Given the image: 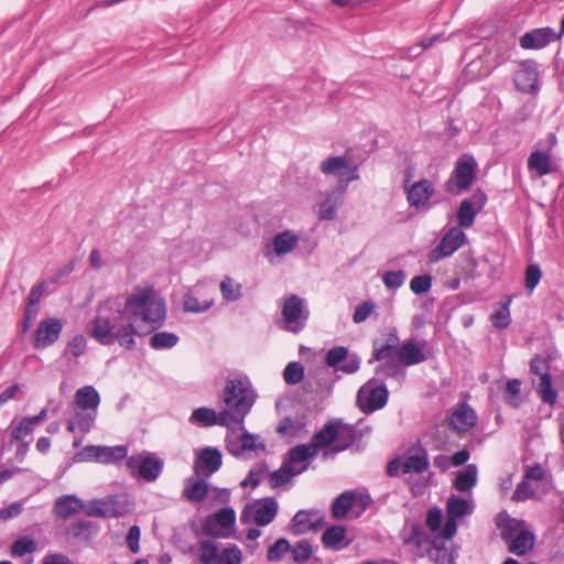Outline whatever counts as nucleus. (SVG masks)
I'll return each mask as SVG.
<instances>
[{
    "mask_svg": "<svg viewBox=\"0 0 564 564\" xmlns=\"http://www.w3.org/2000/svg\"><path fill=\"white\" fill-rule=\"evenodd\" d=\"M165 302L155 295L153 288H138L117 307L108 303L99 306L89 329V336L104 346L118 343L120 347L132 350L134 337L140 334L138 322L159 328L165 321Z\"/></svg>",
    "mask_w": 564,
    "mask_h": 564,
    "instance_id": "nucleus-1",
    "label": "nucleus"
},
{
    "mask_svg": "<svg viewBox=\"0 0 564 564\" xmlns=\"http://www.w3.org/2000/svg\"><path fill=\"white\" fill-rule=\"evenodd\" d=\"M257 397L247 376L238 375L226 380L221 394V401L225 404L223 410L228 413L229 420L234 426H238V430H243L245 419L251 411Z\"/></svg>",
    "mask_w": 564,
    "mask_h": 564,
    "instance_id": "nucleus-2",
    "label": "nucleus"
},
{
    "mask_svg": "<svg viewBox=\"0 0 564 564\" xmlns=\"http://www.w3.org/2000/svg\"><path fill=\"white\" fill-rule=\"evenodd\" d=\"M281 328L292 334L301 333L310 318V308L304 299L296 294L285 295L281 300Z\"/></svg>",
    "mask_w": 564,
    "mask_h": 564,
    "instance_id": "nucleus-3",
    "label": "nucleus"
},
{
    "mask_svg": "<svg viewBox=\"0 0 564 564\" xmlns=\"http://www.w3.org/2000/svg\"><path fill=\"white\" fill-rule=\"evenodd\" d=\"M477 170L478 164L473 155H460L449 178L444 183L445 191L453 195L468 191L476 180Z\"/></svg>",
    "mask_w": 564,
    "mask_h": 564,
    "instance_id": "nucleus-4",
    "label": "nucleus"
},
{
    "mask_svg": "<svg viewBox=\"0 0 564 564\" xmlns=\"http://www.w3.org/2000/svg\"><path fill=\"white\" fill-rule=\"evenodd\" d=\"M389 391L381 378H371L357 392V405L365 414L386 406Z\"/></svg>",
    "mask_w": 564,
    "mask_h": 564,
    "instance_id": "nucleus-5",
    "label": "nucleus"
},
{
    "mask_svg": "<svg viewBox=\"0 0 564 564\" xmlns=\"http://www.w3.org/2000/svg\"><path fill=\"white\" fill-rule=\"evenodd\" d=\"M319 170L324 175L335 176L340 184L339 187L359 180V166L351 163L347 155L329 156L321 162Z\"/></svg>",
    "mask_w": 564,
    "mask_h": 564,
    "instance_id": "nucleus-6",
    "label": "nucleus"
},
{
    "mask_svg": "<svg viewBox=\"0 0 564 564\" xmlns=\"http://www.w3.org/2000/svg\"><path fill=\"white\" fill-rule=\"evenodd\" d=\"M549 361L546 358L536 355L531 359L530 371L531 373L539 377V379H532L533 384L536 387L541 400L549 404L554 405L557 402V392L552 387V377L549 371Z\"/></svg>",
    "mask_w": 564,
    "mask_h": 564,
    "instance_id": "nucleus-7",
    "label": "nucleus"
},
{
    "mask_svg": "<svg viewBox=\"0 0 564 564\" xmlns=\"http://www.w3.org/2000/svg\"><path fill=\"white\" fill-rule=\"evenodd\" d=\"M279 505L272 497H265L248 503L240 516L242 523L253 521L258 527L270 524L276 517Z\"/></svg>",
    "mask_w": 564,
    "mask_h": 564,
    "instance_id": "nucleus-8",
    "label": "nucleus"
},
{
    "mask_svg": "<svg viewBox=\"0 0 564 564\" xmlns=\"http://www.w3.org/2000/svg\"><path fill=\"white\" fill-rule=\"evenodd\" d=\"M126 466L132 474L137 470L142 479L151 482L160 477L164 462L154 453L142 452L127 457Z\"/></svg>",
    "mask_w": 564,
    "mask_h": 564,
    "instance_id": "nucleus-9",
    "label": "nucleus"
},
{
    "mask_svg": "<svg viewBox=\"0 0 564 564\" xmlns=\"http://www.w3.org/2000/svg\"><path fill=\"white\" fill-rule=\"evenodd\" d=\"M473 507L469 502L459 496H451L446 503V519L441 531V536L445 540L452 539L457 532L456 520L470 514Z\"/></svg>",
    "mask_w": 564,
    "mask_h": 564,
    "instance_id": "nucleus-10",
    "label": "nucleus"
},
{
    "mask_svg": "<svg viewBox=\"0 0 564 564\" xmlns=\"http://www.w3.org/2000/svg\"><path fill=\"white\" fill-rule=\"evenodd\" d=\"M466 235L459 227H452L441 239L440 243L431 250L429 258L431 262L451 257L465 242Z\"/></svg>",
    "mask_w": 564,
    "mask_h": 564,
    "instance_id": "nucleus-11",
    "label": "nucleus"
},
{
    "mask_svg": "<svg viewBox=\"0 0 564 564\" xmlns=\"http://www.w3.org/2000/svg\"><path fill=\"white\" fill-rule=\"evenodd\" d=\"M324 524V517L317 510H300L291 519L290 529L293 534L301 535L317 531Z\"/></svg>",
    "mask_w": 564,
    "mask_h": 564,
    "instance_id": "nucleus-12",
    "label": "nucleus"
},
{
    "mask_svg": "<svg viewBox=\"0 0 564 564\" xmlns=\"http://www.w3.org/2000/svg\"><path fill=\"white\" fill-rule=\"evenodd\" d=\"M221 465V452L216 447H205L194 462V471L197 476L209 477L218 471Z\"/></svg>",
    "mask_w": 564,
    "mask_h": 564,
    "instance_id": "nucleus-13",
    "label": "nucleus"
},
{
    "mask_svg": "<svg viewBox=\"0 0 564 564\" xmlns=\"http://www.w3.org/2000/svg\"><path fill=\"white\" fill-rule=\"evenodd\" d=\"M128 454V448L124 445L117 446H86L82 455L86 459L95 460L104 464H112L123 459Z\"/></svg>",
    "mask_w": 564,
    "mask_h": 564,
    "instance_id": "nucleus-14",
    "label": "nucleus"
},
{
    "mask_svg": "<svg viewBox=\"0 0 564 564\" xmlns=\"http://www.w3.org/2000/svg\"><path fill=\"white\" fill-rule=\"evenodd\" d=\"M429 467V454L421 443L417 442L410 446L402 463V473L421 475L425 473Z\"/></svg>",
    "mask_w": 564,
    "mask_h": 564,
    "instance_id": "nucleus-15",
    "label": "nucleus"
},
{
    "mask_svg": "<svg viewBox=\"0 0 564 564\" xmlns=\"http://www.w3.org/2000/svg\"><path fill=\"white\" fill-rule=\"evenodd\" d=\"M427 346L426 340L419 344L415 339L405 340L398 349V361L401 366L410 367L419 365L427 359V352L424 348Z\"/></svg>",
    "mask_w": 564,
    "mask_h": 564,
    "instance_id": "nucleus-16",
    "label": "nucleus"
},
{
    "mask_svg": "<svg viewBox=\"0 0 564 564\" xmlns=\"http://www.w3.org/2000/svg\"><path fill=\"white\" fill-rule=\"evenodd\" d=\"M63 324L57 318H47L42 321L36 330L34 338V348H44L53 345L59 337Z\"/></svg>",
    "mask_w": 564,
    "mask_h": 564,
    "instance_id": "nucleus-17",
    "label": "nucleus"
},
{
    "mask_svg": "<svg viewBox=\"0 0 564 564\" xmlns=\"http://www.w3.org/2000/svg\"><path fill=\"white\" fill-rule=\"evenodd\" d=\"M189 422L205 427L220 425L231 429L234 426L227 412L221 410L217 413L215 410L205 406L194 410L189 417Z\"/></svg>",
    "mask_w": 564,
    "mask_h": 564,
    "instance_id": "nucleus-18",
    "label": "nucleus"
},
{
    "mask_svg": "<svg viewBox=\"0 0 564 564\" xmlns=\"http://www.w3.org/2000/svg\"><path fill=\"white\" fill-rule=\"evenodd\" d=\"M434 194L433 183L427 178H422L406 189V199L410 206L421 209L429 206V202Z\"/></svg>",
    "mask_w": 564,
    "mask_h": 564,
    "instance_id": "nucleus-19",
    "label": "nucleus"
},
{
    "mask_svg": "<svg viewBox=\"0 0 564 564\" xmlns=\"http://www.w3.org/2000/svg\"><path fill=\"white\" fill-rule=\"evenodd\" d=\"M560 36L561 35H557L551 28L535 29L530 32H525L520 37V46L525 50H540L557 40Z\"/></svg>",
    "mask_w": 564,
    "mask_h": 564,
    "instance_id": "nucleus-20",
    "label": "nucleus"
},
{
    "mask_svg": "<svg viewBox=\"0 0 564 564\" xmlns=\"http://www.w3.org/2000/svg\"><path fill=\"white\" fill-rule=\"evenodd\" d=\"M476 422V412L467 403L458 404L449 417V426L457 433L469 431Z\"/></svg>",
    "mask_w": 564,
    "mask_h": 564,
    "instance_id": "nucleus-21",
    "label": "nucleus"
},
{
    "mask_svg": "<svg viewBox=\"0 0 564 564\" xmlns=\"http://www.w3.org/2000/svg\"><path fill=\"white\" fill-rule=\"evenodd\" d=\"M85 508L84 502L75 495H64L55 500L53 512L56 518L66 520Z\"/></svg>",
    "mask_w": 564,
    "mask_h": 564,
    "instance_id": "nucleus-22",
    "label": "nucleus"
},
{
    "mask_svg": "<svg viewBox=\"0 0 564 564\" xmlns=\"http://www.w3.org/2000/svg\"><path fill=\"white\" fill-rule=\"evenodd\" d=\"M324 547L333 551H341L346 549L351 540L347 539V531L343 525H330L321 538Z\"/></svg>",
    "mask_w": 564,
    "mask_h": 564,
    "instance_id": "nucleus-23",
    "label": "nucleus"
},
{
    "mask_svg": "<svg viewBox=\"0 0 564 564\" xmlns=\"http://www.w3.org/2000/svg\"><path fill=\"white\" fill-rule=\"evenodd\" d=\"M345 187H338L326 194V198L318 206V217L323 220H332L336 217L345 195Z\"/></svg>",
    "mask_w": 564,
    "mask_h": 564,
    "instance_id": "nucleus-24",
    "label": "nucleus"
},
{
    "mask_svg": "<svg viewBox=\"0 0 564 564\" xmlns=\"http://www.w3.org/2000/svg\"><path fill=\"white\" fill-rule=\"evenodd\" d=\"M538 70L534 66L524 64L514 74L513 82L517 88L524 93H533L538 85Z\"/></svg>",
    "mask_w": 564,
    "mask_h": 564,
    "instance_id": "nucleus-25",
    "label": "nucleus"
},
{
    "mask_svg": "<svg viewBox=\"0 0 564 564\" xmlns=\"http://www.w3.org/2000/svg\"><path fill=\"white\" fill-rule=\"evenodd\" d=\"M307 469V464L301 467L291 466V464H283L281 467L269 475V484L271 488H279L289 484L294 476H297Z\"/></svg>",
    "mask_w": 564,
    "mask_h": 564,
    "instance_id": "nucleus-26",
    "label": "nucleus"
},
{
    "mask_svg": "<svg viewBox=\"0 0 564 564\" xmlns=\"http://www.w3.org/2000/svg\"><path fill=\"white\" fill-rule=\"evenodd\" d=\"M338 436V423L327 422L321 431L315 433L311 440V446L316 453L319 449L332 445Z\"/></svg>",
    "mask_w": 564,
    "mask_h": 564,
    "instance_id": "nucleus-27",
    "label": "nucleus"
},
{
    "mask_svg": "<svg viewBox=\"0 0 564 564\" xmlns=\"http://www.w3.org/2000/svg\"><path fill=\"white\" fill-rule=\"evenodd\" d=\"M506 543L508 544L509 552L522 556L532 550L534 545V534L528 529H521L516 536H512Z\"/></svg>",
    "mask_w": 564,
    "mask_h": 564,
    "instance_id": "nucleus-28",
    "label": "nucleus"
},
{
    "mask_svg": "<svg viewBox=\"0 0 564 564\" xmlns=\"http://www.w3.org/2000/svg\"><path fill=\"white\" fill-rule=\"evenodd\" d=\"M74 402L83 411L93 410L96 412L100 403V397L93 386H85L76 391Z\"/></svg>",
    "mask_w": 564,
    "mask_h": 564,
    "instance_id": "nucleus-29",
    "label": "nucleus"
},
{
    "mask_svg": "<svg viewBox=\"0 0 564 564\" xmlns=\"http://www.w3.org/2000/svg\"><path fill=\"white\" fill-rule=\"evenodd\" d=\"M299 242V236L291 230H284L274 236L271 247L272 251L282 257L292 252Z\"/></svg>",
    "mask_w": 564,
    "mask_h": 564,
    "instance_id": "nucleus-30",
    "label": "nucleus"
},
{
    "mask_svg": "<svg viewBox=\"0 0 564 564\" xmlns=\"http://www.w3.org/2000/svg\"><path fill=\"white\" fill-rule=\"evenodd\" d=\"M236 512L232 508H223L215 513L213 518H208L204 523V531L215 534L213 527L216 524L224 529H228L235 524Z\"/></svg>",
    "mask_w": 564,
    "mask_h": 564,
    "instance_id": "nucleus-31",
    "label": "nucleus"
},
{
    "mask_svg": "<svg viewBox=\"0 0 564 564\" xmlns=\"http://www.w3.org/2000/svg\"><path fill=\"white\" fill-rule=\"evenodd\" d=\"M317 455V453L314 451V448L311 446V444H301L292 447L288 452V460H285V464H291V466L297 467L299 464H307L308 460L314 458Z\"/></svg>",
    "mask_w": 564,
    "mask_h": 564,
    "instance_id": "nucleus-32",
    "label": "nucleus"
},
{
    "mask_svg": "<svg viewBox=\"0 0 564 564\" xmlns=\"http://www.w3.org/2000/svg\"><path fill=\"white\" fill-rule=\"evenodd\" d=\"M380 364L375 369L373 378H381L383 381L386 378L403 379L405 376L404 370L401 368V364L398 359H390L387 361H379Z\"/></svg>",
    "mask_w": 564,
    "mask_h": 564,
    "instance_id": "nucleus-33",
    "label": "nucleus"
},
{
    "mask_svg": "<svg viewBox=\"0 0 564 564\" xmlns=\"http://www.w3.org/2000/svg\"><path fill=\"white\" fill-rule=\"evenodd\" d=\"M352 491L347 490L338 495L330 506V514L334 519H343L352 510Z\"/></svg>",
    "mask_w": 564,
    "mask_h": 564,
    "instance_id": "nucleus-34",
    "label": "nucleus"
},
{
    "mask_svg": "<svg viewBox=\"0 0 564 564\" xmlns=\"http://www.w3.org/2000/svg\"><path fill=\"white\" fill-rule=\"evenodd\" d=\"M477 484V467L468 465L464 470L457 473L454 487L458 491H468Z\"/></svg>",
    "mask_w": 564,
    "mask_h": 564,
    "instance_id": "nucleus-35",
    "label": "nucleus"
},
{
    "mask_svg": "<svg viewBox=\"0 0 564 564\" xmlns=\"http://www.w3.org/2000/svg\"><path fill=\"white\" fill-rule=\"evenodd\" d=\"M528 167L539 176H544L552 171L550 156L542 151H533L528 159Z\"/></svg>",
    "mask_w": 564,
    "mask_h": 564,
    "instance_id": "nucleus-36",
    "label": "nucleus"
},
{
    "mask_svg": "<svg viewBox=\"0 0 564 564\" xmlns=\"http://www.w3.org/2000/svg\"><path fill=\"white\" fill-rule=\"evenodd\" d=\"M207 494L208 488L204 479H188L183 492L189 501L196 502L204 500Z\"/></svg>",
    "mask_w": 564,
    "mask_h": 564,
    "instance_id": "nucleus-37",
    "label": "nucleus"
},
{
    "mask_svg": "<svg viewBox=\"0 0 564 564\" xmlns=\"http://www.w3.org/2000/svg\"><path fill=\"white\" fill-rule=\"evenodd\" d=\"M239 431L242 432V441L240 442L241 456L251 452L258 455L259 452L265 451V443L261 440L260 435L249 433L245 427Z\"/></svg>",
    "mask_w": 564,
    "mask_h": 564,
    "instance_id": "nucleus-38",
    "label": "nucleus"
},
{
    "mask_svg": "<svg viewBox=\"0 0 564 564\" xmlns=\"http://www.w3.org/2000/svg\"><path fill=\"white\" fill-rule=\"evenodd\" d=\"M34 425L25 416L21 421L13 420L9 426L11 441L26 442L25 438L32 434Z\"/></svg>",
    "mask_w": 564,
    "mask_h": 564,
    "instance_id": "nucleus-39",
    "label": "nucleus"
},
{
    "mask_svg": "<svg viewBox=\"0 0 564 564\" xmlns=\"http://www.w3.org/2000/svg\"><path fill=\"white\" fill-rule=\"evenodd\" d=\"M477 215V209L474 208L473 203L469 199L460 202L457 209V223L460 229L469 228L474 225Z\"/></svg>",
    "mask_w": 564,
    "mask_h": 564,
    "instance_id": "nucleus-40",
    "label": "nucleus"
},
{
    "mask_svg": "<svg viewBox=\"0 0 564 564\" xmlns=\"http://www.w3.org/2000/svg\"><path fill=\"white\" fill-rule=\"evenodd\" d=\"M356 429L348 424H338V436L336 438L335 452L347 449L356 441Z\"/></svg>",
    "mask_w": 564,
    "mask_h": 564,
    "instance_id": "nucleus-41",
    "label": "nucleus"
},
{
    "mask_svg": "<svg viewBox=\"0 0 564 564\" xmlns=\"http://www.w3.org/2000/svg\"><path fill=\"white\" fill-rule=\"evenodd\" d=\"M178 343V336L174 333L159 332L150 337L149 345L155 350L171 349Z\"/></svg>",
    "mask_w": 564,
    "mask_h": 564,
    "instance_id": "nucleus-42",
    "label": "nucleus"
},
{
    "mask_svg": "<svg viewBox=\"0 0 564 564\" xmlns=\"http://www.w3.org/2000/svg\"><path fill=\"white\" fill-rule=\"evenodd\" d=\"M218 544L213 540H202L198 546V561L200 564H212L217 561Z\"/></svg>",
    "mask_w": 564,
    "mask_h": 564,
    "instance_id": "nucleus-43",
    "label": "nucleus"
},
{
    "mask_svg": "<svg viewBox=\"0 0 564 564\" xmlns=\"http://www.w3.org/2000/svg\"><path fill=\"white\" fill-rule=\"evenodd\" d=\"M85 513L88 517H115L117 511L111 501L95 500L85 508Z\"/></svg>",
    "mask_w": 564,
    "mask_h": 564,
    "instance_id": "nucleus-44",
    "label": "nucleus"
},
{
    "mask_svg": "<svg viewBox=\"0 0 564 564\" xmlns=\"http://www.w3.org/2000/svg\"><path fill=\"white\" fill-rule=\"evenodd\" d=\"M220 292L223 297L228 302L238 301L241 297V284L235 282L230 276H225L220 282Z\"/></svg>",
    "mask_w": 564,
    "mask_h": 564,
    "instance_id": "nucleus-45",
    "label": "nucleus"
},
{
    "mask_svg": "<svg viewBox=\"0 0 564 564\" xmlns=\"http://www.w3.org/2000/svg\"><path fill=\"white\" fill-rule=\"evenodd\" d=\"M290 552L293 561L302 564L311 558L313 549L310 541L301 540L294 546L290 545Z\"/></svg>",
    "mask_w": 564,
    "mask_h": 564,
    "instance_id": "nucleus-46",
    "label": "nucleus"
},
{
    "mask_svg": "<svg viewBox=\"0 0 564 564\" xmlns=\"http://www.w3.org/2000/svg\"><path fill=\"white\" fill-rule=\"evenodd\" d=\"M90 528V521L77 520L68 525L67 532L73 539L88 541L91 535Z\"/></svg>",
    "mask_w": 564,
    "mask_h": 564,
    "instance_id": "nucleus-47",
    "label": "nucleus"
},
{
    "mask_svg": "<svg viewBox=\"0 0 564 564\" xmlns=\"http://www.w3.org/2000/svg\"><path fill=\"white\" fill-rule=\"evenodd\" d=\"M303 378L304 367L299 361L289 362L283 370V379L290 386L301 382Z\"/></svg>",
    "mask_w": 564,
    "mask_h": 564,
    "instance_id": "nucleus-48",
    "label": "nucleus"
},
{
    "mask_svg": "<svg viewBox=\"0 0 564 564\" xmlns=\"http://www.w3.org/2000/svg\"><path fill=\"white\" fill-rule=\"evenodd\" d=\"M288 552H290V542L285 538H280L269 546L267 560L269 562H279Z\"/></svg>",
    "mask_w": 564,
    "mask_h": 564,
    "instance_id": "nucleus-49",
    "label": "nucleus"
},
{
    "mask_svg": "<svg viewBox=\"0 0 564 564\" xmlns=\"http://www.w3.org/2000/svg\"><path fill=\"white\" fill-rule=\"evenodd\" d=\"M497 525L500 529V535L505 542L509 541L512 536H516L521 530L520 529L521 522L517 521L516 519H511L509 517H507L503 520H500L497 523Z\"/></svg>",
    "mask_w": 564,
    "mask_h": 564,
    "instance_id": "nucleus-50",
    "label": "nucleus"
},
{
    "mask_svg": "<svg viewBox=\"0 0 564 564\" xmlns=\"http://www.w3.org/2000/svg\"><path fill=\"white\" fill-rule=\"evenodd\" d=\"M235 427L236 426L228 429V433L225 437V445H226V449L228 451L229 454H231L235 457H240L241 456L240 442L242 441V432L237 433L235 431Z\"/></svg>",
    "mask_w": 564,
    "mask_h": 564,
    "instance_id": "nucleus-51",
    "label": "nucleus"
},
{
    "mask_svg": "<svg viewBox=\"0 0 564 564\" xmlns=\"http://www.w3.org/2000/svg\"><path fill=\"white\" fill-rule=\"evenodd\" d=\"M36 550V544L33 539L19 538L11 546V554L15 557H22L28 553H33Z\"/></svg>",
    "mask_w": 564,
    "mask_h": 564,
    "instance_id": "nucleus-52",
    "label": "nucleus"
},
{
    "mask_svg": "<svg viewBox=\"0 0 564 564\" xmlns=\"http://www.w3.org/2000/svg\"><path fill=\"white\" fill-rule=\"evenodd\" d=\"M521 381L519 379H510L506 384V402L514 408L520 405Z\"/></svg>",
    "mask_w": 564,
    "mask_h": 564,
    "instance_id": "nucleus-53",
    "label": "nucleus"
},
{
    "mask_svg": "<svg viewBox=\"0 0 564 564\" xmlns=\"http://www.w3.org/2000/svg\"><path fill=\"white\" fill-rule=\"evenodd\" d=\"M213 305L212 300H205L202 303L193 293H187L184 297V310L192 313L207 311Z\"/></svg>",
    "mask_w": 564,
    "mask_h": 564,
    "instance_id": "nucleus-54",
    "label": "nucleus"
},
{
    "mask_svg": "<svg viewBox=\"0 0 564 564\" xmlns=\"http://www.w3.org/2000/svg\"><path fill=\"white\" fill-rule=\"evenodd\" d=\"M433 278L430 274L414 276L410 282L411 291L416 294L427 293L432 288Z\"/></svg>",
    "mask_w": 564,
    "mask_h": 564,
    "instance_id": "nucleus-55",
    "label": "nucleus"
},
{
    "mask_svg": "<svg viewBox=\"0 0 564 564\" xmlns=\"http://www.w3.org/2000/svg\"><path fill=\"white\" fill-rule=\"evenodd\" d=\"M405 279H406V274L402 270L387 271L382 276L383 284L388 289H392V290H397V289L401 288L403 285V283L405 282Z\"/></svg>",
    "mask_w": 564,
    "mask_h": 564,
    "instance_id": "nucleus-56",
    "label": "nucleus"
},
{
    "mask_svg": "<svg viewBox=\"0 0 564 564\" xmlns=\"http://www.w3.org/2000/svg\"><path fill=\"white\" fill-rule=\"evenodd\" d=\"M491 322L499 329L507 328L511 323L509 304H503L498 311L491 315Z\"/></svg>",
    "mask_w": 564,
    "mask_h": 564,
    "instance_id": "nucleus-57",
    "label": "nucleus"
},
{
    "mask_svg": "<svg viewBox=\"0 0 564 564\" xmlns=\"http://www.w3.org/2000/svg\"><path fill=\"white\" fill-rule=\"evenodd\" d=\"M542 278L541 269L538 264H529L525 270L524 285L529 292H532Z\"/></svg>",
    "mask_w": 564,
    "mask_h": 564,
    "instance_id": "nucleus-58",
    "label": "nucleus"
},
{
    "mask_svg": "<svg viewBox=\"0 0 564 564\" xmlns=\"http://www.w3.org/2000/svg\"><path fill=\"white\" fill-rule=\"evenodd\" d=\"M241 552L238 547H228L218 553L216 564H240Z\"/></svg>",
    "mask_w": 564,
    "mask_h": 564,
    "instance_id": "nucleus-59",
    "label": "nucleus"
},
{
    "mask_svg": "<svg viewBox=\"0 0 564 564\" xmlns=\"http://www.w3.org/2000/svg\"><path fill=\"white\" fill-rule=\"evenodd\" d=\"M535 496V491L532 488L530 481L527 479H522L513 491L512 499L514 501H524Z\"/></svg>",
    "mask_w": 564,
    "mask_h": 564,
    "instance_id": "nucleus-60",
    "label": "nucleus"
},
{
    "mask_svg": "<svg viewBox=\"0 0 564 564\" xmlns=\"http://www.w3.org/2000/svg\"><path fill=\"white\" fill-rule=\"evenodd\" d=\"M87 341L83 335H76L73 337L65 349V354H69L73 357L82 356L86 350Z\"/></svg>",
    "mask_w": 564,
    "mask_h": 564,
    "instance_id": "nucleus-61",
    "label": "nucleus"
},
{
    "mask_svg": "<svg viewBox=\"0 0 564 564\" xmlns=\"http://www.w3.org/2000/svg\"><path fill=\"white\" fill-rule=\"evenodd\" d=\"M375 303L372 301H365L358 304L355 308L352 321L356 324L365 322L375 310Z\"/></svg>",
    "mask_w": 564,
    "mask_h": 564,
    "instance_id": "nucleus-62",
    "label": "nucleus"
},
{
    "mask_svg": "<svg viewBox=\"0 0 564 564\" xmlns=\"http://www.w3.org/2000/svg\"><path fill=\"white\" fill-rule=\"evenodd\" d=\"M348 356V349L344 346L335 347L326 354V364L336 367L341 364Z\"/></svg>",
    "mask_w": 564,
    "mask_h": 564,
    "instance_id": "nucleus-63",
    "label": "nucleus"
},
{
    "mask_svg": "<svg viewBox=\"0 0 564 564\" xmlns=\"http://www.w3.org/2000/svg\"><path fill=\"white\" fill-rule=\"evenodd\" d=\"M431 555L436 564H456L454 553L445 546H435Z\"/></svg>",
    "mask_w": 564,
    "mask_h": 564,
    "instance_id": "nucleus-64",
    "label": "nucleus"
}]
</instances>
